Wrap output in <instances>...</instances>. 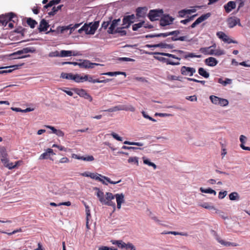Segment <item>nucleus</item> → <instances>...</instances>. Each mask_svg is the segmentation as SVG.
<instances>
[{"instance_id":"nucleus-1","label":"nucleus","mask_w":250,"mask_h":250,"mask_svg":"<svg viewBox=\"0 0 250 250\" xmlns=\"http://www.w3.org/2000/svg\"><path fill=\"white\" fill-rule=\"evenodd\" d=\"M95 189L97 191L96 195L99 201L103 205L111 206L113 208H115V203L112 201V200L115 198V195H113L110 192H106L104 194V193L98 188H95Z\"/></svg>"},{"instance_id":"nucleus-2","label":"nucleus","mask_w":250,"mask_h":250,"mask_svg":"<svg viewBox=\"0 0 250 250\" xmlns=\"http://www.w3.org/2000/svg\"><path fill=\"white\" fill-rule=\"evenodd\" d=\"M215 44L206 47H201L199 49V51L205 55H215L220 56L224 54V52L222 50H215L212 48H215Z\"/></svg>"},{"instance_id":"nucleus-3","label":"nucleus","mask_w":250,"mask_h":250,"mask_svg":"<svg viewBox=\"0 0 250 250\" xmlns=\"http://www.w3.org/2000/svg\"><path fill=\"white\" fill-rule=\"evenodd\" d=\"M0 161L3 166L7 168V166L9 165L10 162L8 158V154L4 146L0 147Z\"/></svg>"},{"instance_id":"nucleus-4","label":"nucleus","mask_w":250,"mask_h":250,"mask_svg":"<svg viewBox=\"0 0 250 250\" xmlns=\"http://www.w3.org/2000/svg\"><path fill=\"white\" fill-rule=\"evenodd\" d=\"M209 99L211 102L214 104L225 106L228 105L229 101L225 99L219 98L216 96H210Z\"/></svg>"},{"instance_id":"nucleus-5","label":"nucleus","mask_w":250,"mask_h":250,"mask_svg":"<svg viewBox=\"0 0 250 250\" xmlns=\"http://www.w3.org/2000/svg\"><path fill=\"white\" fill-rule=\"evenodd\" d=\"M73 90L80 97L83 98L85 99L88 100L89 102H92L93 98L87 91L83 89L74 88Z\"/></svg>"},{"instance_id":"nucleus-6","label":"nucleus","mask_w":250,"mask_h":250,"mask_svg":"<svg viewBox=\"0 0 250 250\" xmlns=\"http://www.w3.org/2000/svg\"><path fill=\"white\" fill-rule=\"evenodd\" d=\"M174 19L169 15H163L160 20V25L162 26L169 25L172 23Z\"/></svg>"},{"instance_id":"nucleus-7","label":"nucleus","mask_w":250,"mask_h":250,"mask_svg":"<svg viewBox=\"0 0 250 250\" xmlns=\"http://www.w3.org/2000/svg\"><path fill=\"white\" fill-rule=\"evenodd\" d=\"M163 13V10H151L148 13V17L151 21H154L158 20Z\"/></svg>"},{"instance_id":"nucleus-8","label":"nucleus","mask_w":250,"mask_h":250,"mask_svg":"<svg viewBox=\"0 0 250 250\" xmlns=\"http://www.w3.org/2000/svg\"><path fill=\"white\" fill-rule=\"evenodd\" d=\"M135 18L134 14L125 16L123 19V28H128L131 24L134 22Z\"/></svg>"},{"instance_id":"nucleus-9","label":"nucleus","mask_w":250,"mask_h":250,"mask_svg":"<svg viewBox=\"0 0 250 250\" xmlns=\"http://www.w3.org/2000/svg\"><path fill=\"white\" fill-rule=\"evenodd\" d=\"M195 72L196 70L193 67L183 66L181 68V73L184 76H192Z\"/></svg>"},{"instance_id":"nucleus-10","label":"nucleus","mask_w":250,"mask_h":250,"mask_svg":"<svg viewBox=\"0 0 250 250\" xmlns=\"http://www.w3.org/2000/svg\"><path fill=\"white\" fill-rule=\"evenodd\" d=\"M227 22L228 26L230 28H233L237 24L240 26H241L240 19L236 17H231L227 19Z\"/></svg>"},{"instance_id":"nucleus-11","label":"nucleus","mask_w":250,"mask_h":250,"mask_svg":"<svg viewBox=\"0 0 250 250\" xmlns=\"http://www.w3.org/2000/svg\"><path fill=\"white\" fill-rule=\"evenodd\" d=\"M81 55L79 51L62 50L60 51V57L64 58L71 56H77Z\"/></svg>"},{"instance_id":"nucleus-12","label":"nucleus","mask_w":250,"mask_h":250,"mask_svg":"<svg viewBox=\"0 0 250 250\" xmlns=\"http://www.w3.org/2000/svg\"><path fill=\"white\" fill-rule=\"evenodd\" d=\"M15 17V15L12 13H10L8 14L7 15L5 16H0V24L3 26H6V25L8 23V22L11 21L12 19Z\"/></svg>"},{"instance_id":"nucleus-13","label":"nucleus","mask_w":250,"mask_h":250,"mask_svg":"<svg viewBox=\"0 0 250 250\" xmlns=\"http://www.w3.org/2000/svg\"><path fill=\"white\" fill-rule=\"evenodd\" d=\"M210 16L211 14L210 13H208L205 14L201 15L191 25L190 27L192 28L195 27L197 24L205 21L209 17H210Z\"/></svg>"},{"instance_id":"nucleus-14","label":"nucleus","mask_w":250,"mask_h":250,"mask_svg":"<svg viewBox=\"0 0 250 250\" xmlns=\"http://www.w3.org/2000/svg\"><path fill=\"white\" fill-rule=\"evenodd\" d=\"M144 27L145 28H152L153 27L152 25L146 23L145 21H141L138 23H135L132 25V30L133 31H137L138 29Z\"/></svg>"},{"instance_id":"nucleus-15","label":"nucleus","mask_w":250,"mask_h":250,"mask_svg":"<svg viewBox=\"0 0 250 250\" xmlns=\"http://www.w3.org/2000/svg\"><path fill=\"white\" fill-rule=\"evenodd\" d=\"M99 65H100V64L91 62L88 60H83V62H80L79 67L84 68H92L94 67V66Z\"/></svg>"},{"instance_id":"nucleus-16","label":"nucleus","mask_w":250,"mask_h":250,"mask_svg":"<svg viewBox=\"0 0 250 250\" xmlns=\"http://www.w3.org/2000/svg\"><path fill=\"white\" fill-rule=\"evenodd\" d=\"M155 58L159 61L162 62H165L167 63V64H170L172 65H178L180 64V63L179 62H175L173 61H172L170 59L162 57H155Z\"/></svg>"},{"instance_id":"nucleus-17","label":"nucleus","mask_w":250,"mask_h":250,"mask_svg":"<svg viewBox=\"0 0 250 250\" xmlns=\"http://www.w3.org/2000/svg\"><path fill=\"white\" fill-rule=\"evenodd\" d=\"M147 11V8L146 6L138 7L136 10V16L138 18H144L146 16Z\"/></svg>"},{"instance_id":"nucleus-18","label":"nucleus","mask_w":250,"mask_h":250,"mask_svg":"<svg viewBox=\"0 0 250 250\" xmlns=\"http://www.w3.org/2000/svg\"><path fill=\"white\" fill-rule=\"evenodd\" d=\"M55 155L54 153L53 150L51 148H47L45 152L42 154L39 157L40 160L47 159L50 158V155Z\"/></svg>"},{"instance_id":"nucleus-19","label":"nucleus","mask_w":250,"mask_h":250,"mask_svg":"<svg viewBox=\"0 0 250 250\" xmlns=\"http://www.w3.org/2000/svg\"><path fill=\"white\" fill-rule=\"evenodd\" d=\"M225 11L227 13H229L236 7V2L233 1H229L224 6Z\"/></svg>"},{"instance_id":"nucleus-20","label":"nucleus","mask_w":250,"mask_h":250,"mask_svg":"<svg viewBox=\"0 0 250 250\" xmlns=\"http://www.w3.org/2000/svg\"><path fill=\"white\" fill-rule=\"evenodd\" d=\"M120 21V19H115L112 21L110 27L108 28L107 32L109 34H113L115 32V29L117 26L119 22Z\"/></svg>"},{"instance_id":"nucleus-21","label":"nucleus","mask_w":250,"mask_h":250,"mask_svg":"<svg viewBox=\"0 0 250 250\" xmlns=\"http://www.w3.org/2000/svg\"><path fill=\"white\" fill-rule=\"evenodd\" d=\"M124 197V195L123 193L116 194L115 195V198L116 199L117 208L118 209L121 208L122 204L125 202Z\"/></svg>"},{"instance_id":"nucleus-22","label":"nucleus","mask_w":250,"mask_h":250,"mask_svg":"<svg viewBox=\"0 0 250 250\" xmlns=\"http://www.w3.org/2000/svg\"><path fill=\"white\" fill-rule=\"evenodd\" d=\"M81 175L84 177H90L91 179L97 181L99 179V176H102V175L97 173H92L89 172H84L80 174Z\"/></svg>"},{"instance_id":"nucleus-23","label":"nucleus","mask_w":250,"mask_h":250,"mask_svg":"<svg viewBox=\"0 0 250 250\" xmlns=\"http://www.w3.org/2000/svg\"><path fill=\"white\" fill-rule=\"evenodd\" d=\"M72 157L73 158L78 159V160H82L85 161H92L94 160V158L92 155H88L86 157L84 156H80L75 154H73L72 155Z\"/></svg>"},{"instance_id":"nucleus-24","label":"nucleus","mask_w":250,"mask_h":250,"mask_svg":"<svg viewBox=\"0 0 250 250\" xmlns=\"http://www.w3.org/2000/svg\"><path fill=\"white\" fill-rule=\"evenodd\" d=\"M99 25V22L97 21L94 23H90L89 25V34L93 35L95 33Z\"/></svg>"},{"instance_id":"nucleus-25","label":"nucleus","mask_w":250,"mask_h":250,"mask_svg":"<svg viewBox=\"0 0 250 250\" xmlns=\"http://www.w3.org/2000/svg\"><path fill=\"white\" fill-rule=\"evenodd\" d=\"M48 27V23L46 22V20H45L44 19H42L40 22L38 29L40 32L42 31H47Z\"/></svg>"},{"instance_id":"nucleus-26","label":"nucleus","mask_w":250,"mask_h":250,"mask_svg":"<svg viewBox=\"0 0 250 250\" xmlns=\"http://www.w3.org/2000/svg\"><path fill=\"white\" fill-rule=\"evenodd\" d=\"M218 61L213 57H209L205 60V63L209 66H214L218 63Z\"/></svg>"},{"instance_id":"nucleus-27","label":"nucleus","mask_w":250,"mask_h":250,"mask_svg":"<svg viewBox=\"0 0 250 250\" xmlns=\"http://www.w3.org/2000/svg\"><path fill=\"white\" fill-rule=\"evenodd\" d=\"M35 51V49L33 47H25L21 50H18L14 52V55L26 54L29 52L33 53Z\"/></svg>"},{"instance_id":"nucleus-28","label":"nucleus","mask_w":250,"mask_h":250,"mask_svg":"<svg viewBox=\"0 0 250 250\" xmlns=\"http://www.w3.org/2000/svg\"><path fill=\"white\" fill-rule=\"evenodd\" d=\"M147 46L148 47H161L163 48L172 49L173 48V45L172 44H167L165 42H161L153 45H147Z\"/></svg>"},{"instance_id":"nucleus-29","label":"nucleus","mask_w":250,"mask_h":250,"mask_svg":"<svg viewBox=\"0 0 250 250\" xmlns=\"http://www.w3.org/2000/svg\"><path fill=\"white\" fill-rule=\"evenodd\" d=\"M196 12L195 9H183L178 12V15L180 17H184L186 15L190 14Z\"/></svg>"},{"instance_id":"nucleus-30","label":"nucleus","mask_w":250,"mask_h":250,"mask_svg":"<svg viewBox=\"0 0 250 250\" xmlns=\"http://www.w3.org/2000/svg\"><path fill=\"white\" fill-rule=\"evenodd\" d=\"M60 1L61 0H52L50 1L48 3L43 6L42 11L45 12L46 11V9L52 7L54 5L58 4L60 3Z\"/></svg>"},{"instance_id":"nucleus-31","label":"nucleus","mask_w":250,"mask_h":250,"mask_svg":"<svg viewBox=\"0 0 250 250\" xmlns=\"http://www.w3.org/2000/svg\"><path fill=\"white\" fill-rule=\"evenodd\" d=\"M246 137L241 135L240 137V141L241 142L240 146L244 150L250 151V147L245 146L244 145L246 143Z\"/></svg>"},{"instance_id":"nucleus-32","label":"nucleus","mask_w":250,"mask_h":250,"mask_svg":"<svg viewBox=\"0 0 250 250\" xmlns=\"http://www.w3.org/2000/svg\"><path fill=\"white\" fill-rule=\"evenodd\" d=\"M87 76L84 75L83 76H82L78 74L74 75V81L76 83H82L86 81Z\"/></svg>"},{"instance_id":"nucleus-33","label":"nucleus","mask_w":250,"mask_h":250,"mask_svg":"<svg viewBox=\"0 0 250 250\" xmlns=\"http://www.w3.org/2000/svg\"><path fill=\"white\" fill-rule=\"evenodd\" d=\"M218 242L220 243L221 245L225 246H232V247H237L238 245L235 243H231L229 242H226L220 238H217Z\"/></svg>"},{"instance_id":"nucleus-34","label":"nucleus","mask_w":250,"mask_h":250,"mask_svg":"<svg viewBox=\"0 0 250 250\" xmlns=\"http://www.w3.org/2000/svg\"><path fill=\"white\" fill-rule=\"evenodd\" d=\"M48 188L50 192L55 194H57L59 192L58 187L53 183H51L49 185Z\"/></svg>"},{"instance_id":"nucleus-35","label":"nucleus","mask_w":250,"mask_h":250,"mask_svg":"<svg viewBox=\"0 0 250 250\" xmlns=\"http://www.w3.org/2000/svg\"><path fill=\"white\" fill-rule=\"evenodd\" d=\"M113 245H116L119 248L121 249L125 248L126 243L123 242L122 240H111L110 241Z\"/></svg>"},{"instance_id":"nucleus-36","label":"nucleus","mask_w":250,"mask_h":250,"mask_svg":"<svg viewBox=\"0 0 250 250\" xmlns=\"http://www.w3.org/2000/svg\"><path fill=\"white\" fill-rule=\"evenodd\" d=\"M72 24H70L67 26H58L57 28V31L60 33H63L64 31H66L68 30H70Z\"/></svg>"},{"instance_id":"nucleus-37","label":"nucleus","mask_w":250,"mask_h":250,"mask_svg":"<svg viewBox=\"0 0 250 250\" xmlns=\"http://www.w3.org/2000/svg\"><path fill=\"white\" fill-rule=\"evenodd\" d=\"M187 41L188 40V36H183L181 37V38H179L178 39L176 38V37H171L168 38L167 39L166 41L167 42H170L171 41Z\"/></svg>"},{"instance_id":"nucleus-38","label":"nucleus","mask_w":250,"mask_h":250,"mask_svg":"<svg viewBox=\"0 0 250 250\" xmlns=\"http://www.w3.org/2000/svg\"><path fill=\"white\" fill-rule=\"evenodd\" d=\"M200 206L202 207L203 208L208 209H213L215 211V213H219V210L217 209L214 208V207L211 206L210 204L208 203H204L200 205Z\"/></svg>"},{"instance_id":"nucleus-39","label":"nucleus","mask_w":250,"mask_h":250,"mask_svg":"<svg viewBox=\"0 0 250 250\" xmlns=\"http://www.w3.org/2000/svg\"><path fill=\"white\" fill-rule=\"evenodd\" d=\"M122 110H125L126 111L134 112L135 111V108L130 104L128 105H121Z\"/></svg>"},{"instance_id":"nucleus-40","label":"nucleus","mask_w":250,"mask_h":250,"mask_svg":"<svg viewBox=\"0 0 250 250\" xmlns=\"http://www.w3.org/2000/svg\"><path fill=\"white\" fill-rule=\"evenodd\" d=\"M63 6V5H60L57 7L53 6L52 8L51 11L49 12H48V15L50 16H54L55 15L57 12L59 10H61L62 7Z\"/></svg>"},{"instance_id":"nucleus-41","label":"nucleus","mask_w":250,"mask_h":250,"mask_svg":"<svg viewBox=\"0 0 250 250\" xmlns=\"http://www.w3.org/2000/svg\"><path fill=\"white\" fill-rule=\"evenodd\" d=\"M198 73L200 75L205 78H208L209 76V74L204 68L200 67L198 69Z\"/></svg>"},{"instance_id":"nucleus-42","label":"nucleus","mask_w":250,"mask_h":250,"mask_svg":"<svg viewBox=\"0 0 250 250\" xmlns=\"http://www.w3.org/2000/svg\"><path fill=\"white\" fill-rule=\"evenodd\" d=\"M74 75L75 74H73L72 73H62L61 77L63 79L74 81Z\"/></svg>"},{"instance_id":"nucleus-43","label":"nucleus","mask_w":250,"mask_h":250,"mask_svg":"<svg viewBox=\"0 0 250 250\" xmlns=\"http://www.w3.org/2000/svg\"><path fill=\"white\" fill-rule=\"evenodd\" d=\"M217 82L218 83L222 84L223 86H226L228 84H230L232 80L231 79L226 78L225 80L224 81L222 78H219Z\"/></svg>"},{"instance_id":"nucleus-44","label":"nucleus","mask_w":250,"mask_h":250,"mask_svg":"<svg viewBox=\"0 0 250 250\" xmlns=\"http://www.w3.org/2000/svg\"><path fill=\"white\" fill-rule=\"evenodd\" d=\"M22 163V161L21 160L18 161L16 162L15 164H13V163H10L9 165L7 166V168L9 169H14V168L20 166Z\"/></svg>"},{"instance_id":"nucleus-45","label":"nucleus","mask_w":250,"mask_h":250,"mask_svg":"<svg viewBox=\"0 0 250 250\" xmlns=\"http://www.w3.org/2000/svg\"><path fill=\"white\" fill-rule=\"evenodd\" d=\"M26 22L31 28H34L36 25L37 24V22L31 18H28L27 19Z\"/></svg>"},{"instance_id":"nucleus-46","label":"nucleus","mask_w":250,"mask_h":250,"mask_svg":"<svg viewBox=\"0 0 250 250\" xmlns=\"http://www.w3.org/2000/svg\"><path fill=\"white\" fill-rule=\"evenodd\" d=\"M177 33H178V31H171V32H167L164 33L157 34V37L166 38L168 36L172 35V34H177Z\"/></svg>"},{"instance_id":"nucleus-47","label":"nucleus","mask_w":250,"mask_h":250,"mask_svg":"<svg viewBox=\"0 0 250 250\" xmlns=\"http://www.w3.org/2000/svg\"><path fill=\"white\" fill-rule=\"evenodd\" d=\"M200 190L203 193L213 194L214 195L216 194V192L210 188L205 189L203 188H200Z\"/></svg>"},{"instance_id":"nucleus-48","label":"nucleus","mask_w":250,"mask_h":250,"mask_svg":"<svg viewBox=\"0 0 250 250\" xmlns=\"http://www.w3.org/2000/svg\"><path fill=\"white\" fill-rule=\"evenodd\" d=\"M202 57L201 55H195L193 53H188L187 54L185 55L184 56V58L185 59H187L188 58H200Z\"/></svg>"},{"instance_id":"nucleus-49","label":"nucleus","mask_w":250,"mask_h":250,"mask_svg":"<svg viewBox=\"0 0 250 250\" xmlns=\"http://www.w3.org/2000/svg\"><path fill=\"white\" fill-rule=\"evenodd\" d=\"M122 110L121 105H119L112 107V108H109L105 111H108L109 112H116L117 111Z\"/></svg>"},{"instance_id":"nucleus-50","label":"nucleus","mask_w":250,"mask_h":250,"mask_svg":"<svg viewBox=\"0 0 250 250\" xmlns=\"http://www.w3.org/2000/svg\"><path fill=\"white\" fill-rule=\"evenodd\" d=\"M216 35L219 39H221L223 42H225V39H226L228 37V35H227L225 33L222 31L217 32Z\"/></svg>"},{"instance_id":"nucleus-51","label":"nucleus","mask_w":250,"mask_h":250,"mask_svg":"<svg viewBox=\"0 0 250 250\" xmlns=\"http://www.w3.org/2000/svg\"><path fill=\"white\" fill-rule=\"evenodd\" d=\"M229 198L230 200H236L239 199V195L237 192H234L229 194Z\"/></svg>"},{"instance_id":"nucleus-52","label":"nucleus","mask_w":250,"mask_h":250,"mask_svg":"<svg viewBox=\"0 0 250 250\" xmlns=\"http://www.w3.org/2000/svg\"><path fill=\"white\" fill-rule=\"evenodd\" d=\"M101 177H102L106 181L107 183H110L111 184H116L120 183L121 181V180H120L118 181L114 182V181H111L110 180V179L108 177L104 176H103V175H102V176H101Z\"/></svg>"},{"instance_id":"nucleus-53","label":"nucleus","mask_w":250,"mask_h":250,"mask_svg":"<svg viewBox=\"0 0 250 250\" xmlns=\"http://www.w3.org/2000/svg\"><path fill=\"white\" fill-rule=\"evenodd\" d=\"M89 25L85 24L79 30V32L81 33L82 31H84L86 34H89Z\"/></svg>"},{"instance_id":"nucleus-54","label":"nucleus","mask_w":250,"mask_h":250,"mask_svg":"<svg viewBox=\"0 0 250 250\" xmlns=\"http://www.w3.org/2000/svg\"><path fill=\"white\" fill-rule=\"evenodd\" d=\"M181 78L179 76H176L175 75H169L167 77V80H170V81L177 80V81H181Z\"/></svg>"},{"instance_id":"nucleus-55","label":"nucleus","mask_w":250,"mask_h":250,"mask_svg":"<svg viewBox=\"0 0 250 250\" xmlns=\"http://www.w3.org/2000/svg\"><path fill=\"white\" fill-rule=\"evenodd\" d=\"M123 26L122 27H117L116 29L115 30L114 33H120L121 36L125 35L126 34V32L125 30H123L124 29Z\"/></svg>"},{"instance_id":"nucleus-56","label":"nucleus","mask_w":250,"mask_h":250,"mask_svg":"<svg viewBox=\"0 0 250 250\" xmlns=\"http://www.w3.org/2000/svg\"><path fill=\"white\" fill-rule=\"evenodd\" d=\"M128 162L129 163H134V164H136L137 166L139 164L138 159L136 157H130L128 159Z\"/></svg>"},{"instance_id":"nucleus-57","label":"nucleus","mask_w":250,"mask_h":250,"mask_svg":"<svg viewBox=\"0 0 250 250\" xmlns=\"http://www.w3.org/2000/svg\"><path fill=\"white\" fill-rule=\"evenodd\" d=\"M148 54L149 55H151V54L161 55L167 56V57H168L169 58H170L171 56V54H169V53H167L149 52V53H148Z\"/></svg>"},{"instance_id":"nucleus-58","label":"nucleus","mask_w":250,"mask_h":250,"mask_svg":"<svg viewBox=\"0 0 250 250\" xmlns=\"http://www.w3.org/2000/svg\"><path fill=\"white\" fill-rule=\"evenodd\" d=\"M85 76H87L86 77V81H88L89 82L92 83H96L97 82H98V79H93L92 77L88 75H85Z\"/></svg>"},{"instance_id":"nucleus-59","label":"nucleus","mask_w":250,"mask_h":250,"mask_svg":"<svg viewBox=\"0 0 250 250\" xmlns=\"http://www.w3.org/2000/svg\"><path fill=\"white\" fill-rule=\"evenodd\" d=\"M48 56L50 57H60V52H59L58 51L51 52L49 53Z\"/></svg>"},{"instance_id":"nucleus-60","label":"nucleus","mask_w":250,"mask_h":250,"mask_svg":"<svg viewBox=\"0 0 250 250\" xmlns=\"http://www.w3.org/2000/svg\"><path fill=\"white\" fill-rule=\"evenodd\" d=\"M142 114L145 118L149 119V120L154 122H155L156 121L155 119H153V118L151 117L150 116L146 114V113L145 111H143L142 112Z\"/></svg>"},{"instance_id":"nucleus-61","label":"nucleus","mask_w":250,"mask_h":250,"mask_svg":"<svg viewBox=\"0 0 250 250\" xmlns=\"http://www.w3.org/2000/svg\"><path fill=\"white\" fill-rule=\"evenodd\" d=\"M187 79L189 81L195 82L196 83H200L203 85H204L206 83L205 81L198 80L194 78H187Z\"/></svg>"},{"instance_id":"nucleus-62","label":"nucleus","mask_w":250,"mask_h":250,"mask_svg":"<svg viewBox=\"0 0 250 250\" xmlns=\"http://www.w3.org/2000/svg\"><path fill=\"white\" fill-rule=\"evenodd\" d=\"M144 164L147 165L149 166L153 167L154 169H156V165L155 164H154L153 163L150 162L148 159L144 160Z\"/></svg>"},{"instance_id":"nucleus-63","label":"nucleus","mask_w":250,"mask_h":250,"mask_svg":"<svg viewBox=\"0 0 250 250\" xmlns=\"http://www.w3.org/2000/svg\"><path fill=\"white\" fill-rule=\"evenodd\" d=\"M14 53L10 54V56L14 59H21V58H25L26 57H27V56H21V54H16V55H14Z\"/></svg>"},{"instance_id":"nucleus-64","label":"nucleus","mask_w":250,"mask_h":250,"mask_svg":"<svg viewBox=\"0 0 250 250\" xmlns=\"http://www.w3.org/2000/svg\"><path fill=\"white\" fill-rule=\"evenodd\" d=\"M224 42H227L228 43H238V42L236 41L233 40L229 38L228 36L226 39H225Z\"/></svg>"}]
</instances>
